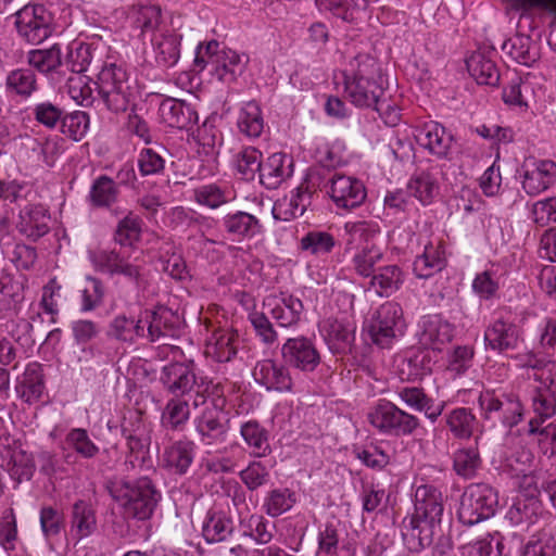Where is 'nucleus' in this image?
I'll list each match as a JSON object with an SVG mask.
<instances>
[{"label": "nucleus", "mask_w": 556, "mask_h": 556, "mask_svg": "<svg viewBox=\"0 0 556 556\" xmlns=\"http://www.w3.org/2000/svg\"><path fill=\"white\" fill-rule=\"evenodd\" d=\"M128 453L125 459L126 471L143 469L150 467L151 458L149 455L150 434L132 437L126 439Z\"/></svg>", "instance_id": "43"}, {"label": "nucleus", "mask_w": 556, "mask_h": 556, "mask_svg": "<svg viewBox=\"0 0 556 556\" xmlns=\"http://www.w3.org/2000/svg\"><path fill=\"white\" fill-rule=\"evenodd\" d=\"M497 504V493L492 486L484 483L470 484L460 497L458 520L466 526L477 525L492 517Z\"/></svg>", "instance_id": "9"}, {"label": "nucleus", "mask_w": 556, "mask_h": 556, "mask_svg": "<svg viewBox=\"0 0 556 556\" xmlns=\"http://www.w3.org/2000/svg\"><path fill=\"white\" fill-rule=\"evenodd\" d=\"M159 114L164 124L178 129H187L198 122L197 111L185 101L174 98L161 102Z\"/></svg>", "instance_id": "25"}, {"label": "nucleus", "mask_w": 556, "mask_h": 556, "mask_svg": "<svg viewBox=\"0 0 556 556\" xmlns=\"http://www.w3.org/2000/svg\"><path fill=\"white\" fill-rule=\"evenodd\" d=\"M193 451V442L187 440L176 441L164 450L162 463L174 473L184 475L192 464Z\"/></svg>", "instance_id": "32"}, {"label": "nucleus", "mask_w": 556, "mask_h": 556, "mask_svg": "<svg viewBox=\"0 0 556 556\" xmlns=\"http://www.w3.org/2000/svg\"><path fill=\"white\" fill-rule=\"evenodd\" d=\"M480 466L481 458L477 447H463L454 453L453 468L458 476L473 478Z\"/></svg>", "instance_id": "54"}, {"label": "nucleus", "mask_w": 556, "mask_h": 556, "mask_svg": "<svg viewBox=\"0 0 556 556\" xmlns=\"http://www.w3.org/2000/svg\"><path fill=\"white\" fill-rule=\"evenodd\" d=\"M49 222L50 215L43 205H26L20 213L17 227L21 233L36 240L49 231Z\"/></svg>", "instance_id": "31"}, {"label": "nucleus", "mask_w": 556, "mask_h": 556, "mask_svg": "<svg viewBox=\"0 0 556 556\" xmlns=\"http://www.w3.org/2000/svg\"><path fill=\"white\" fill-rule=\"evenodd\" d=\"M232 163L241 178L250 181L260 175L262 153L256 148L243 147L233 155Z\"/></svg>", "instance_id": "42"}, {"label": "nucleus", "mask_w": 556, "mask_h": 556, "mask_svg": "<svg viewBox=\"0 0 556 556\" xmlns=\"http://www.w3.org/2000/svg\"><path fill=\"white\" fill-rule=\"evenodd\" d=\"M370 278V286L380 296H390L404 281L403 271L397 265L382 266Z\"/></svg>", "instance_id": "40"}, {"label": "nucleus", "mask_w": 556, "mask_h": 556, "mask_svg": "<svg viewBox=\"0 0 556 556\" xmlns=\"http://www.w3.org/2000/svg\"><path fill=\"white\" fill-rule=\"evenodd\" d=\"M137 166L141 176H154L165 169V159L153 148H143L137 157Z\"/></svg>", "instance_id": "60"}, {"label": "nucleus", "mask_w": 556, "mask_h": 556, "mask_svg": "<svg viewBox=\"0 0 556 556\" xmlns=\"http://www.w3.org/2000/svg\"><path fill=\"white\" fill-rule=\"evenodd\" d=\"M17 395L27 404L40 401L45 391L42 367L39 363H29L15 387Z\"/></svg>", "instance_id": "30"}, {"label": "nucleus", "mask_w": 556, "mask_h": 556, "mask_svg": "<svg viewBox=\"0 0 556 556\" xmlns=\"http://www.w3.org/2000/svg\"><path fill=\"white\" fill-rule=\"evenodd\" d=\"M336 245L334 237L320 230H312L304 235L299 243V249L315 256H323L332 251Z\"/></svg>", "instance_id": "51"}, {"label": "nucleus", "mask_w": 556, "mask_h": 556, "mask_svg": "<svg viewBox=\"0 0 556 556\" xmlns=\"http://www.w3.org/2000/svg\"><path fill=\"white\" fill-rule=\"evenodd\" d=\"M417 143L438 159H448L453 137L437 122L430 121L416 129Z\"/></svg>", "instance_id": "18"}, {"label": "nucleus", "mask_w": 556, "mask_h": 556, "mask_svg": "<svg viewBox=\"0 0 556 556\" xmlns=\"http://www.w3.org/2000/svg\"><path fill=\"white\" fill-rule=\"evenodd\" d=\"M9 453L8 471L11 478L18 483L29 481L36 470L33 455L21 447H14Z\"/></svg>", "instance_id": "47"}, {"label": "nucleus", "mask_w": 556, "mask_h": 556, "mask_svg": "<svg viewBox=\"0 0 556 556\" xmlns=\"http://www.w3.org/2000/svg\"><path fill=\"white\" fill-rule=\"evenodd\" d=\"M445 266L444 252L440 245L428 243L421 255L414 261L413 270L418 278L427 279Z\"/></svg>", "instance_id": "38"}, {"label": "nucleus", "mask_w": 556, "mask_h": 556, "mask_svg": "<svg viewBox=\"0 0 556 556\" xmlns=\"http://www.w3.org/2000/svg\"><path fill=\"white\" fill-rule=\"evenodd\" d=\"M190 417L189 404L181 399H172L162 414V425L170 430H181Z\"/></svg>", "instance_id": "57"}, {"label": "nucleus", "mask_w": 556, "mask_h": 556, "mask_svg": "<svg viewBox=\"0 0 556 556\" xmlns=\"http://www.w3.org/2000/svg\"><path fill=\"white\" fill-rule=\"evenodd\" d=\"M97 90L104 106L113 112H125L131 103L132 91L126 70L116 63H106L98 74Z\"/></svg>", "instance_id": "5"}, {"label": "nucleus", "mask_w": 556, "mask_h": 556, "mask_svg": "<svg viewBox=\"0 0 556 556\" xmlns=\"http://www.w3.org/2000/svg\"><path fill=\"white\" fill-rule=\"evenodd\" d=\"M118 194L115 181L106 175H101L92 182L88 199L92 206L110 207L117 201Z\"/></svg>", "instance_id": "44"}, {"label": "nucleus", "mask_w": 556, "mask_h": 556, "mask_svg": "<svg viewBox=\"0 0 556 556\" xmlns=\"http://www.w3.org/2000/svg\"><path fill=\"white\" fill-rule=\"evenodd\" d=\"M195 430L204 445L226 441L227 426L223 421L222 413L216 409H205L195 421Z\"/></svg>", "instance_id": "29"}, {"label": "nucleus", "mask_w": 556, "mask_h": 556, "mask_svg": "<svg viewBox=\"0 0 556 556\" xmlns=\"http://www.w3.org/2000/svg\"><path fill=\"white\" fill-rule=\"evenodd\" d=\"M129 17L132 28L139 31L138 36L142 40H151L163 30L169 29L164 22L161 7L156 4L136 5Z\"/></svg>", "instance_id": "20"}, {"label": "nucleus", "mask_w": 556, "mask_h": 556, "mask_svg": "<svg viewBox=\"0 0 556 556\" xmlns=\"http://www.w3.org/2000/svg\"><path fill=\"white\" fill-rule=\"evenodd\" d=\"M367 420L379 433L393 437L412 435L420 427L418 417L387 400L370 408Z\"/></svg>", "instance_id": "6"}, {"label": "nucleus", "mask_w": 556, "mask_h": 556, "mask_svg": "<svg viewBox=\"0 0 556 556\" xmlns=\"http://www.w3.org/2000/svg\"><path fill=\"white\" fill-rule=\"evenodd\" d=\"M405 329L406 321L402 306L394 301H387L372 314L368 332L376 345L389 349L404 336Z\"/></svg>", "instance_id": "8"}, {"label": "nucleus", "mask_w": 556, "mask_h": 556, "mask_svg": "<svg viewBox=\"0 0 556 556\" xmlns=\"http://www.w3.org/2000/svg\"><path fill=\"white\" fill-rule=\"evenodd\" d=\"M5 87L8 92L27 99L37 90L36 74L31 68L14 70L8 74Z\"/></svg>", "instance_id": "46"}, {"label": "nucleus", "mask_w": 556, "mask_h": 556, "mask_svg": "<svg viewBox=\"0 0 556 556\" xmlns=\"http://www.w3.org/2000/svg\"><path fill=\"white\" fill-rule=\"evenodd\" d=\"M445 424L452 435L458 440H469L478 425L470 408L457 407L445 415Z\"/></svg>", "instance_id": "37"}, {"label": "nucleus", "mask_w": 556, "mask_h": 556, "mask_svg": "<svg viewBox=\"0 0 556 556\" xmlns=\"http://www.w3.org/2000/svg\"><path fill=\"white\" fill-rule=\"evenodd\" d=\"M160 381L168 392L185 395L193 389L197 378L189 364L175 362L162 368Z\"/></svg>", "instance_id": "23"}, {"label": "nucleus", "mask_w": 556, "mask_h": 556, "mask_svg": "<svg viewBox=\"0 0 556 556\" xmlns=\"http://www.w3.org/2000/svg\"><path fill=\"white\" fill-rule=\"evenodd\" d=\"M109 492L126 518L140 521L152 517L161 500V493L147 477L113 482Z\"/></svg>", "instance_id": "3"}, {"label": "nucleus", "mask_w": 556, "mask_h": 556, "mask_svg": "<svg viewBox=\"0 0 556 556\" xmlns=\"http://www.w3.org/2000/svg\"><path fill=\"white\" fill-rule=\"evenodd\" d=\"M240 433L255 457H265L270 453L268 433L256 421L243 424Z\"/></svg>", "instance_id": "48"}, {"label": "nucleus", "mask_w": 556, "mask_h": 556, "mask_svg": "<svg viewBox=\"0 0 556 556\" xmlns=\"http://www.w3.org/2000/svg\"><path fill=\"white\" fill-rule=\"evenodd\" d=\"M239 337L231 329H215L206 340L205 355L218 363L230 362L237 354Z\"/></svg>", "instance_id": "27"}, {"label": "nucleus", "mask_w": 556, "mask_h": 556, "mask_svg": "<svg viewBox=\"0 0 556 556\" xmlns=\"http://www.w3.org/2000/svg\"><path fill=\"white\" fill-rule=\"evenodd\" d=\"M15 26L22 38L38 45L52 34V15L42 4H27L15 13Z\"/></svg>", "instance_id": "11"}, {"label": "nucleus", "mask_w": 556, "mask_h": 556, "mask_svg": "<svg viewBox=\"0 0 556 556\" xmlns=\"http://www.w3.org/2000/svg\"><path fill=\"white\" fill-rule=\"evenodd\" d=\"M520 340L518 327L510 320L500 317L495 319L484 331L486 348L505 352L515 350Z\"/></svg>", "instance_id": "21"}, {"label": "nucleus", "mask_w": 556, "mask_h": 556, "mask_svg": "<svg viewBox=\"0 0 556 556\" xmlns=\"http://www.w3.org/2000/svg\"><path fill=\"white\" fill-rule=\"evenodd\" d=\"M502 49L504 53L522 65L530 66L538 59L535 48L528 36H514L503 43Z\"/></svg>", "instance_id": "45"}, {"label": "nucleus", "mask_w": 556, "mask_h": 556, "mask_svg": "<svg viewBox=\"0 0 556 556\" xmlns=\"http://www.w3.org/2000/svg\"><path fill=\"white\" fill-rule=\"evenodd\" d=\"M194 200L201 205L217 208L228 202L227 193L215 184L204 185L194 190Z\"/></svg>", "instance_id": "63"}, {"label": "nucleus", "mask_w": 556, "mask_h": 556, "mask_svg": "<svg viewBox=\"0 0 556 556\" xmlns=\"http://www.w3.org/2000/svg\"><path fill=\"white\" fill-rule=\"evenodd\" d=\"M329 194L338 207L352 210L365 201L367 192L361 180L336 174L330 180Z\"/></svg>", "instance_id": "15"}, {"label": "nucleus", "mask_w": 556, "mask_h": 556, "mask_svg": "<svg viewBox=\"0 0 556 556\" xmlns=\"http://www.w3.org/2000/svg\"><path fill=\"white\" fill-rule=\"evenodd\" d=\"M147 340L151 343H160L159 356L168 357L169 353L176 357L182 354L178 345L170 341L179 334V316L170 308L157 306L146 309Z\"/></svg>", "instance_id": "7"}, {"label": "nucleus", "mask_w": 556, "mask_h": 556, "mask_svg": "<svg viewBox=\"0 0 556 556\" xmlns=\"http://www.w3.org/2000/svg\"><path fill=\"white\" fill-rule=\"evenodd\" d=\"M419 343L432 351H442L454 337V326L441 315L425 316L419 324Z\"/></svg>", "instance_id": "17"}, {"label": "nucleus", "mask_w": 556, "mask_h": 556, "mask_svg": "<svg viewBox=\"0 0 556 556\" xmlns=\"http://www.w3.org/2000/svg\"><path fill=\"white\" fill-rule=\"evenodd\" d=\"M220 228L238 242L250 240L264 232L261 220L244 211L232 210L223 215Z\"/></svg>", "instance_id": "16"}, {"label": "nucleus", "mask_w": 556, "mask_h": 556, "mask_svg": "<svg viewBox=\"0 0 556 556\" xmlns=\"http://www.w3.org/2000/svg\"><path fill=\"white\" fill-rule=\"evenodd\" d=\"M293 173V161L286 153H274L262 162L260 181L267 189L278 188Z\"/></svg>", "instance_id": "26"}, {"label": "nucleus", "mask_w": 556, "mask_h": 556, "mask_svg": "<svg viewBox=\"0 0 556 556\" xmlns=\"http://www.w3.org/2000/svg\"><path fill=\"white\" fill-rule=\"evenodd\" d=\"M543 514V505L535 496H520L513 503L506 518L515 526L533 525Z\"/></svg>", "instance_id": "33"}, {"label": "nucleus", "mask_w": 556, "mask_h": 556, "mask_svg": "<svg viewBox=\"0 0 556 556\" xmlns=\"http://www.w3.org/2000/svg\"><path fill=\"white\" fill-rule=\"evenodd\" d=\"M97 528L96 511L91 504L79 500L74 503L71 517V532L77 541L91 535Z\"/></svg>", "instance_id": "34"}, {"label": "nucleus", "mask_w": 556, "mask_h": 556, "mask_svg": "<svg viewBox=\"0 0 556 556\" xmlns=\"http://www.w3.org/2000/svg\"><path fill=\"white\" fill-rule=\"evenodd\" d=\"M254 380L265 387L267 391L291 393L295 391L294 381L290 370L282 364L273 359H263L253 368Z\"/></svg>", "instance_id": "13"}, {"label": "nucleus", "mask_w": 556, "mask_h": 556, "mask_svg": "<svg viewBox=\"0 0 556 556\" xmlns=\"http://www.w3.org/2000/svg\"><path fill=\"white\" fill-rule=\"evenodd\" d=\"M344 230L348 235V245H353L356 249L369 244H377L376 240L381 232L377 222L365 219L345 223Z\"/></svg>", "instance_id": "36"}, {"label": "nucleus", "mask_w": 556, "mask_h": 556, "mask_svg": "<svg viewBox=\"0 0 556 556\" xmlns=\"http://www.w3.org/2000/svg\"><path fill=\"white\" fill-rule=\"evenodd\" d=\"M443 496L434 485L422 484L415 492V511L409 520L410 536L418 546H430L440 529L443 515Z\"/></svg>", "instance_id": "4"}, {"label": "nucleus", "mask_w": 556, "mask_h": 556, "mask_svg": "<svg viewBox=\"0 0 556 556\" xmlns=\"http://www.w3.org/2000/svg\"><path fill=\"white\" fill-rule=\"evenodd\" d=\"M532 409L538 419L535 427L540 426L556 414V391L548 388L535 389L532 396Z\"/></svg>", "instance_id": "55"}, {"label": "nucleus", "mask_w": 556, "mask_h": 556, "mask_svg": "<svg viewBox=\"0 0 556 556\" xmlns=\"http://www.w3.org/2000/svg\"><path fill=\"white\" fill-rule=\"evenodd\" d=\"M466 64L469 74L479 85L496 86L498 84L500 72L490 58L477 52L467 59Z\"/></svg>", "instance_id": "39"}, {"label": "nucleus", "mask_w": 556, "mask_h": 556, "mask_svg": "<svg viewBox=\"0 0 556 556\" xmlns=\"http://www.w3.org/2000/svg\"><path fill=\"white\" fill-rule=\"evenodd\" d=\"M248 60L247 55H241L228 49L222 52L219 59H216V64L210 72L220 81L229 84L235 81L237 77L243 73Z\"/></svg>", "instance_id": "35"}, {"label": "nucleus", "mask_w": 556, "mask_h": 556, "mask_svg": "<svg viewBox=\"0 0 556 556\" xmlns=\"http://www.w3.org/2000/svg\"><path fill=\"white\" fill-rule=\"evenodd\" d=\"M312 191L307 184H301L289 197L275 202L271 208L276 220L289 222L304 214L311 205Z\"/></svg>", "instance_id": "22"}, {"label": "nucleus", "mask_w": 556, "mask_h": 556, "mask_svg": "<svg viewBox=\"0 0 556 556\" xmlns=\"http://www.w3.org/2000/svg\"><path fill=\"white\" fill-rule=\"evenodd\" d=\"M344 94L357 108L382 111L380 98L384 94L381 68L368 53L351 58L342 71Z\"/></svg>", "instance_id": "2"}, {"label": "nucleus", "mask_w": 556, "mask_h": 556, "mask_svg": "<svg viewBox=\"0 0 556 556\" xmlns=\"http://www.w3.org/2000/svg\"><path fill=\"white\" fill-rule=\"evenodd\" d=\"M27 279L3 273L0 276V318L16 316L25 299Z\"/></svg>", "instance_id": "19"}, {"label": "nucleus", "mask_w": 556, "mask_h": 556, "mask_svg": "<svg viewBox=\"0 0 556 556\" xmlns=\"http://www.w3.org/2000/svg\"><path fill=\"white\" fill-rule=\"evenodd\" d=\"M383 258V251L378 244H369L357 249L352 258L354 270L362 277H370L376 265Z\"/></svg>", "instance_id": "50"}, {"label": "nucleus", "mask_w": 556, "mask_h": 556, "mask_svg": "<svg viewBox=\"0 0 556 556\" xmlns=\"http://www.w3.org/2000/svg\"><path fill=\"white\" fill-rule=\"evenodd\" d=\"M140 236L141 219L129 213L118 222L114 232V242L118 248L93 251L90 261L98 270L123 276L137 289L143 288L147 282L146 261L143 251L135 247Z\"/></svg>", "instance_id": "1"}, {"label": "nucleus", "mask_w": 556, "mask_h": 556, "mask_svg": "<svg viewBox=\"0 0 556 556\" xmlns=\"http://www.w3.org/2000/svg\"><path fill=\"white\" fill-rule=\"evenodd\" d=\"M181 35L176 30H163L161 35H156L151 39L154 52V60L159 66L172 67L180 58V40Z\"/></svg>", "instance_id": "28"}, {"label": "nucleus", "mask_w": 556, "mask_h": 556, "mask_svg": "<svg viewBox=\"0 0 556 556\" xmlns=\"http://www.w3.org/2000/svg\"><path fill=\"white\" fill-rule=\"evenodd\" d=\"M66 444L84 458H93L99 447L91 441L88 432L81 428L72 429L65 437Z\"/></svg>", "instance_id": "59"}, {"label": "nucleus", "mask_w": 556, "mask_h": 556, "mask_svg": "<svg viewBox=\"0 0 556 556\" xmlns=\"http://www.w3.org/2000/svg\"><path fill=\"white\" fill-rule=\"evenodd\" d=\"M281 356L286 364L302 371H313L320 363L314 343L305 337L288 339L281 346Z\"/></svg>", "instance_id": "14"}, {"label": "nucleus", "mask_w": 556, "mask_h": 556, "mask_svg": "<svg viewBox=\"0 0 556 556\" xmlns=\"http://www.w3.org/2000/svg\"><path fill=\"white\" fill-rule=\"evenodd\" d=\"M408 189L422 204L431 203L439 193L438 181L435 177L428 172H421L415 175L409 180Z\"/></svg>", "instance_id": "53"}, {"label": "nucleus", "mask_w": 556, "mask_h": 556, "mask_svg": "<svg viewBox=\"0 0 556 556\" xmlns=\"http://www.w3.org/2000/svg\"><path fill=\"white\" fill-rule=\"evenodd\" d=\"M325 339L333 353H344L354 340V331L349 324L337 319H328L325 324Z\"/></svg>", "instance_id": "41"}, {"label": "nucleus", "mask_w": 556, "mask_h": 556, "mask_svg": "<svg viewBox=\"0 0 556 556\" xmlns=\"http://www.w3.org/2000/svg\"><path fill=\"white\" fill-rule=\"evenodd\" d=\"M132 320L134 318L127 317L125 314L116 315L109 324L106 336L110 339L116 340L121 343L132 344Z\"/></svg>", "instance_id": "64"}, {"label": "nucleus", "mask_w": 556, "mask_h": 556, "mask_svg": "<svg viewBox=\"0 0 556 556\" xmlns=\"http://www.w3.org/2000/svg\"><path fill=\"white\" fill-rule=\"evenodd\" d=\"M296 503V495L290 489H275L268 492L263 508L270 517H278L290 510Z\"/></svg>", "instance_id": "52"}, {"label": "nucleus", "mask_w": 556, "mask_h": 556, "mask_svg": "<svg viewBox=\"0 0 556 556\" xmlns=\"http://www.w3.org/2000/svg\"><path fill=\"white\" fill-rule=\"evenodd\" d=\"M233 531L232 521L223 514L210 515L202 529L206 542L217 543L225 541Z\"/></svg>", "instance_id": "56"}, {"label": "nucleus", "mask_w": 556, "mask_h": 556, "mask_svg": "<svg viewBox=\"0 0 556 556\" xmlns=\"http://www.w3.org/2000/svg\"><path fill=\"white\" fill-rule=\"evenodd\" d=\"M522 189L529 195H538L556 180V163L551 160L529 159L523 163Z\"/></svg>", "instance_id": "12"}, {"label": "nucleus", "mask_w": 556, "mask_h": 556, "mask_svg": "<svg viewBox=\"0 0 556 556\" xmlns=\"http://www.w3.org/2000/svg\"><path fill=\"white\" fill-rule=\"evenodd\" d=\"M481 417L492 422H501L504 427L517 426L523 417V406L515 393L484 390L478 399Z\"/></svg>", "instance_id": "10"}, {"label": "nucleus", "mask_w": 556, "mask_h": 556, "mask_svg": "<svg viewBox=\"0 0 556 556\" xmlns=\"http://www.w3.org/2000/svg\"><path fill=\"white\" fill-rule=\"evenodd\" d=\"M89 127V116L86 112L75 111L62 118V132L68 138L79 141Z\"/></svg>", "instance_id": "61"}, {"label": "nucleus", "mask_w": 556, "mask_h": 556, "mask_svg": "<svg viewBox=\"0 0 556 556\" xmlns=\"http://www.w3.org/2000/svg\"><path fill=\"white\" fill-rule=\"evenodd\" d=\"M264 305L270 307L273 318L285 328L296 325L304 308L300 299L286 293H281L280 296H268Z\"/></svg>", "instance_id": "24"}, {"label": "nucleus", "mask_w": 556, "mask_h": 556, "mask_svg": "<svg viewBox=\"0 0 556 556\" xmlns=\"http://www.w3.org/2000/svg\"><path fill=\"white\" fill-rule=\"evenodd\" d=\"M28 63L41 73L55 71L62 63V52L59 45L49 49L31 50L27 56Z\"/></svg>", "instance_id": "58"}, {"label": "nucleus", "mask_w": 556, "mask_h": 556, "mask_svg": "<svg viewBox=\"0 0 556 556\" xmlns=\"http://www.w3.org/2000/svg\"><path fill=\"white\" fill-rule=\"evenodd\" d=\"M240 132L249 138H257L264 130V119L257 102H247L240 111L238 118Z\"/></svg>", "instance_id": "49"}, {"label": "nucleus", "mask_w": 556, "mask_h": 556, "mask_svg": "<svg viewBox=\"0 0 556 556\" xmlns=\"http://www.w3.org/2000/svg\"><path fill=\"white\" fill-rule=\"evenodd\" d=\"M340 541V522L337 520H329L318 532V549L320 553L327 555H336Z\"/></svg>", "instance_id": "62"}]
</instances>
